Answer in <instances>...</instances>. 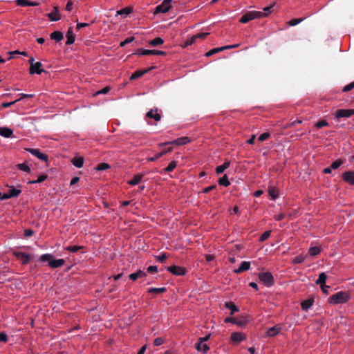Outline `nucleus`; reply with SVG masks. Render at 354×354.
Listing matches in <instances>:
<instances>
[{
    "instance_id": "nucleus-1",
    "label": "nucleus",
    "mask_w": 354,
    "mask_h": 354,
    "mask_svg": "<svg viewBox=\"0 0 354 354\" xmlns=\"http://www.w3.org/2000/svg\"><path fill=\"white\" fill-rule=\"evenodd\" d=\"M53 255L51 254H44L40 256L39 261L42 262H48V266L52 268H57L62 267L65 261L63 259H52Z\"/></svg>"
},
{
    "instance_id": "nucleus-2",
    "label": "nucleus",
    "mask_w": 354,
    "mask_h": 354,
    "mask_svg": "<svg viewBox=\"0 0 354 354\" xmlns=\"http://www.w3.org/2000/svg\"><path fill=\"white\" fill-rule=\"evenodd\" d=\"M350 298L349 294L346 292L339 291L328 299V302L331 304H342L348 301Z\"/></svg>"
},
{
    "instance_id": "nucleus-3",
    "label": "nucleus",
    "mask_w": 354,
    "mask_h": 354,
    "mask_svg": "<svg viewBox=\"0 0 354 354\" xmlns=\"http://www.w3.org/2000/svg\"><path fill=\"white\" fill-rule=\"evenodd\" d=\"M263 17V14L259 11H249L244 14L239 19L240 23L246 24L251 20Z\"/></svg>"
},
{
    "instance_id": "nucleus-4",
    "label": "nucleus",
    "mask_w": 354,
    "mask_h": 354,
    "mask_svg": "<svg viewBox=\"0 0 354 354\" xmlns=\"http://www.w3.org/2000/svg\"><path fill=\"white\" fill-rule=\"evenodd\" d=\"M259 279L267 287H270L274 283V277L270 272L259 273Z\"/></svg>"
},
{
    "instance_id": "nucleus-5",
    "label": "nucleus",
    "mask_w": 354,
    "mask_h": 354,
    "mask_svg": "<svg viewBox=\"0 0 354 354\" xmlns=\"http://www.w3.org/2000/svg\"><path fill=\"white\" fill-rule=\"evenodd\" d=\"M224 322L225 323H232L239 326H243L247 324L248 319L245 317H228L225 319Z\"/></svg>"
},
{
    "instance_id": "nucleus-6",
    "label": "nucleus",
    "mask_w": 354,
    "mask_h": 354,
    "mask_svg": "<svg viewBox=\"0 0 354 354\" xmlns=\"http://www.w3.org/2000/svg\"><path fill=\"white\" fill-rule=\"evenodd\" d=\"M171 0H164L161 4L156 7L154 14L167 12L171 8Z\"/></svg>"
},
{
    "instance_id": "nucleus-7",
    "label": "nucleus",
    "mask_w": 354,
    "mask_h": 354,
    "mask_svg": "<svg viewBox=\"0 0 354 354\" xmlns=\"http://www.w3.org/2000/svg\"><path fill=\"white\" fill-rule=\"evenodd\" d=\"M189 142H190L189 138L187 136H185V137H181V138H177L171 142H165L164 143H161V144H160V146H164L166 145H176L178 146H181V145H187Z\"/></svg>"
},
{
    "instance_id": "nucleus-8",
    "label": "nucleus",
    "mask_w": 354,
    "mask_h": 354,
    "mask_svg": "<svg viewBox=\"0 0 354 354\" xmlns=\"http://www.w3.org/2000/svg\"><path fill=\"white\" fill-rule=\"evenodd\" d=\"M138 55H165L166 53L162 50H148V49H142L140 48L138 50L136 53Z\"/></svg>"
},
{
    "instance_id": "nucleus-9",
    "label": "nucleus",
    "mask_w": 354,
    "mask_h": 354,
    "mask_svg": "<svg viewBox=\"0 0 354 354\" xmlns=\"http://www.w3.org/2000/svg\"><path fill=\"white\" fill-rule=\"evenodd\" d=\"M167 270L176 276H183L186 270L183 267L178 266H171L167 268Z\"/></svg>"
},
{
    "instance_id": "nucleus-10",
    "label": "nucleus",
    "mask_w": 354,
    "mask_h": 354,
    "mask_svg": "<svg viewBox=\"0 0 354 354\" xmlns=\"http://www.w3.org/2000/svg\"><path fill=\"white\" fill-rule=\"evenodd\" d=\"M12 254L24 265L27 264L30 261V255L28 254H26L24 252H19V251H15V252H12Z\"/></svg>"
},
{
    "instance_id": "nucleus-11",
    "label": "nucleus",
    "mask_w": 354,
    "mask_h": 354,
    "mask_svg": "<svg viewBox=\"0 0 354 354\" xmlns=\"http://www.w3.org/2000/svg\"><path fill=\"white\" fill-rule=\"evenodd\" d=\"M354 115V109H338L335 113V118H349Z\"/></svg>"
},
{
    "instance_id": "nucleus-12",
    "label": "nucleus",
    "mask_w": 354,
    "mask_h": 354,
    "mask_svg": "<svg viewBox=\"0 0 354 354\" xmlns=\"http://www.w3.org/2000/svg\"><path fill=\"white\" fill-rule=\"evenodd\" d=\"M28 151H29L31 154L36 156L37 158H39L41 160H44L47 162L48 157L47 155L41 152V151L38 149H26Z\"/></svg>"
},
{
    "instance_id": "nucleus-13",
    "label": "nucleus",
    "mask_w": 354,
    "mask_h": 354,
    "mask_svg": "<svg viewBox=\"0 0 354 354\" xmlns=\"http://www.w3.org/2000/svg\"><path fill=\"white\" fill-rule=\"evenodd\" d=\"M342 177L346 183L350 185H354V171H346L342 174Z\"/></svg>"
},
{
    "instance_id": "nucleus-14",
    "label": "nucleus",
    "mask_w": 354,
    "mask_h": 354,
    "mask_svg": "<svg viewBox=\"0 0 354 354\" xmlns=\"http://www.w3.org/2000/svg\"><path fill=\"white\" fill-rule=\"evenodd\" d=\"M21 185H17V187L13 185L8 186V193L11 198L17 197L21 193Z\"/></svg>"
},
{
    "instance_id": "nucleus-15",
    "label": "nucleus",
    "mask_w": 354,
    "mask_h": 354,
    "mask_svg": "<svg viewBox=\"0 0 354 354\" xmlns=\"http://www.w3.org/2000/svg\"><path fill=\"white\" fill-rule=\"evenodd\" d=\"M245 335L241 332H234L231 335V340L235 343H239L245 339Z\"/></svg>"
},
{
    "instance_id": "nucleus-16",
    "label": "nucleus",
    "mask_w": 354,
    "mask_h": 354,
    "mask_svg": "<svg viewBox=\"0 0 354 354\" xmlns=\"http://www.w3.org/2000/svg\"><path fill=\"white\" fill-rule=\"evenodd\" d=\"M42 67V64L41 62H35V64L32 65V66H30V74H38V75H40L43 71L44 70L41 68Z\"/></svg>"
},
{
    "instance_id": "nucleus-17",
    "label": "nucleus",
    "mask_w": 354,
    "mask_h": 354,
    "mask_svg": "<svg viewBox=\"0 0 354 354\" xmlns=\"http://www.w3.org/2000/svg\"><path fill=\"white\" fill-rule=\"evenodd\" d=\"M75 41V36L73 32V27H69L67 32H66V45H71L73 44Z\"/></svg>"
},
{
    "instance_id": "nucleus-18",
    "label": "nucleus",
    "mask_w": 354,
    "mask_h": 354,
    "mask_svg": "<svg viewBox=\"0 0 354 354\" xmlns=\"http://www.w3.org/2000/svg\"><path fill=\"white\" fill-rule=\"evenodd\" d=\"M145 176V174L142 173H138L136 174L133 178L129 180H128L127 183L130 185H136L142 180V178Z\"/></svg>"
},
{
    "instance_id": "nucleus-19",
    "label": "nucleus",
    "mask_w": 354,
    "mask_h": 354,
    "mask_svg": "<svg viewBox=\"0 0 354 354\" xmlns=\"http://www.w3.org/2000/svg\"><path fill=\"white\" fill-rule=\"evenodd\" d=\"M146 116L149 118L153 119L155 121H160L161 120V115L158 113L157 109H151L146 114Z\"/></svg>"
},
{
    "instance_id": "nucleus-20",
    "label": "nucleus",
    "mask_w": 354,
    "mask_h": 354,
    "mask_svg": "<svg viewBox=\"0 0 354 354\" xmlns=\"http://www.w3.org/2000/svg\"><path fill=\"white\" fill-rule=\"evenodd\" d=\"M281 332V327L274 326L267 330L266 335L268 337H274Z\"/></svg>"
},
{
    "instance_id": "nucleus-21",
    "label": "nucleus",
    "mask_w": 354,
    "mask_h": 354,
    "mask_svg": "<svg viewBox=\"0 0 354 354\" xmlns=\"http://www.w3.org/2000/svg\"><path fill=\"white\" fill-rule=\"evenodd\" d=\"M16 2L19 6H36L39 5L37 1H30L28 0H17Z\"/></svg>"
},
{
    "instance_id": "nucleus-22",
    "label": "nucleus",
    "mask_w": 354,
    "mask_h": 354,
    "mask_svg": "<svg viewBox=\"0 0 354 354\" xmlns=\"http://www.w3.org/2000/svg\"><path fill=\"white\" fill-rule=\"evenodd\" d=\"M250 268V263L249 261H243L241 266L234 270L235 273H241L244 271L248 270Z\"/></svg>"
},
{
    "instance_id": "nucleus-23",
    "label": "nucleus",
    "mask_w": 354,
    "mask_h": 354,
    "mask_svg": "<svg viewBox=\"0 0 354 354\" xmlns=\"http://www.w3.org/2000/svg\"><path fill=\"white\" fill-rule=\"evenodd\" d=\"M147 276V273L141 270H138L136 272L131 273L129 274V277L132 281H136L138 278H143Z\"/></svg>"
},
{
    "instance_id": "nucleus-24",
    "label": "nucleus",
    "mask_w": 354,
    "mask_h": 354,
    "mask_svg": "<svg viewBox=\"0 0 354 354\" xmlns=\"http://www.w3.org/2000/svg\"><path fill=\"white\" fill-rule=\"evenodd\" d=\"M13 134V131L8 127H0V136L4 138H10Z\"/></svg>"
},
{
    "instance_id": "nucleus-25",
    "label": "nucleus",
    "mask_w": 354,
    "mask_h": 354,
    "mask_svg": "<svg viewBox=\"0 0 354 354\" xmlns=\"http://www.w3.org/2000/svg\"><path fill=\"white\" fill-rule=\"evenodd\" d=\"M71 162L77 168H81L84 165V158L82 157H74Z\"/></svg>"
},
{
    "instance_id": "nucleus-26",
    "label": "nucleus",
    "mask_w": 354,
    "mask_h": 354,
    "mask_svg": "<svg viewBox=\"0 0 354 354\" xmlns=\"http://www.w3.org/2000/svg\"><path fill=\"white\" fill-rule=\"evenodd\" d=\"M171 151V149L169 148L167 150H165V151H161L160 153H158L155 154V156H153V157L147 158V160L148 161H156L158 159H159L160 157H162V156L166 154L167 152H170Z\"/></svg>"
},
{
    "instance_id": "nucleus-27",
    "label": "nucleus",
    "mask_w": 354,
    "mask_h": 354,
    "mask_svg": "<svg viewBox=\"0 0 354 354\" xmlns=\"http://www.w3.org/2000/svg\"><path fill=\"white\" fill-rule=\"evenodd\" d=\"M50 39L59 42L63 39V34L59 31H55L50 35Z\"/></svg>"
},
{
    "instance_id": "nucleus-28",
    "label": "nucleus",
    "mask_w": 354,
    "mask_h": 354,
    "mask_svg": "<svg viewBox=\"0 0 354 354\" xmlns=\"http://www.w3.org/2000/svg\"><path fill=\"white\" fill-rule=\"evenodd\" d=\"M268 193L272 200H274L279 196V190L276 187H270L268 188Z\"/></svg>"
},
{
    "instance_id": "nucleus-29",
    "label": "nucleus",
    "mask_w": 354,
    "mask_h": 354,
    "mask_svg": "<svg viewBox=\"0 0 354 354\" xmlns=\"http://www.w3.org/2000/svg\"><path fill=\"white\" fill-rule=\"evenodd\" d=\"M225 306L227 308H229L231 310V315H233L234 313L239 311V308L236 307V306L232 301L230 302H225Z\"/></svg>"
},
{
    "instance_id": "nucleus-30",
    "label": "nucleus",
    "mask_w": 354,
    "mask_h": 354,
    "mask_svg": "<svg viewBox=\"0 0 354 354\" xmlns=\"http://www.w3.org/2000/svg\"><path fill=\"white\" fill-rule=\"evenodd\" d=\"M48 17L53 21H57L60 19L59 13L57 10H55L54 12L48 13Z\"/></svg>"
},
{
    "instance_id": "nucleus-31",
    "label": "nucleus",
    "mask_w": 354,
    "mask_h": 354,
    "mask_svg": "<svg viewBox=\"0 0 354 354\" xmlns=\"http://www.w3.org/2000/svg\"><path fill=\"white\" fill-rule=\"evenodd\" d=\"M196 348L197 351H203V353H206L209 348V346L206 344L202 343V342H198L196 344Z\"/></svg>"
},
{
    "instance_id": "nucleus-32",
    "label": "nucleus",
    "mask_w": 354,
    "mask_h": 354,
    "mask_svg": "<svg viewBox=\"0 0 354 354\" xmlns=\"http://www.w3.org/2000/svg\"><path fill=\"white\" fill-rule=\"evenodd\" d=\"M230 162H225L223 165L218 166L216 168V171L217 174H221L223 173L226 169H227L230 167Z\"/></svg>"
},
{
    "instance_id": "nucleus-33",
    "label": "nucleus",
    "mask_w": 354,
    "mask_h": 354,
    "mask_svg": "<svg viewBox=\"0 0 354 354\" xmlns=\"http://www.w3.org/2000/svg\"><path fill=\"white\" fill-rule=\"evenodd\" d=\"M17 168L22 171H24V172H30V168L29 167V165L27 164V163H19V164H17Z\"/></svg>"
},
{
    "instance_id": "nucleus-34",
    "label": "nucleus",
    "mask_w": 354,
    "mask_h": 354,
    "mask_svg": "<svg viewBox=\"0 0 354 354\" xmlns=\"http://www.w3.org/2000/svg\"><path fill=\"white\" fill-rule=\"evenodd\" d=\"M327 279V276L324 272H322L319 274L318 279L316 280V284L323 285L326 283V281Z\"/></svg>"
},
{
    "instance_id": "nucleus-35",
    "label": "nucleus",
    "mask_w": 354,
    "mask_h": 354,
    "mask_svg": "<svg viewBox=\"0 0 354 354\" xmlns=\"http://www.w3.org/2000/svg\"><path fill=\"white\" fill-rule=\"evenodd\" d=\"M163 43L164 40L160 37H156L155 39L149 41V44L153 46L162 45Z\"/></svg>"
},
{
    "instance_id": "nucleus-36",
    "label": "nucleus",
    "mask_w": 354,
    "mask_h": 354,
    "mask_svg": "<svg viewBox=\"0 0 354 354\" xmlns=\"http://www.w3.org/2000/svg\"><path fill=\"white\" fill-rule=\"evenodd\" d=\"M166 291V288L165 287L162 288H151L148 289V292L154 293V294H160L163 293Z\"/></svg>"
},
{
    "instance_id": "nucleus-37",
    "label": "nucleus",
    "mask_w": 354,
    "mask_h": 354,
    "mask_svg": "<svg viewBox=\"0 0 354 354\" xmlns=\"http://www.w3.org/2000/svg\"><path fill=\"white\" fill-rule=\"evenodd\" d=\"M312 306L313 301L311 300H305L301 304V308L304 310H308Z\"/></svg>"
},
{
    "instance_id": "nucleus-38",
    "label": "nucleus",
    "mask_w": 354,
    "mask_h": 354,
    "mask_svg": "<svg viewBox=\"0 0 354 354\" xmlns=\"http://www.w3.org/2000/svg\"><path fill=\"white\" fill-rule=\"evenodd\" d=\"M147 73V71H137L134 72L130 77V80H136L138 77H142L144 74Z\"/></svg>"
},
{
    "instance_id": "nucleus-39",
    "label": "nucleus",
    "mask_w": 354,
    "mask_h": 354,
    "mask_svg": "<svg viewBox=\"0 0 354 354\" xmlns=\"http://www.w3.org/2000/svg\"><path fill=\"white\" fill-rule=\"evenodd\" d=\"M306 256L304 254L298 255L292 259V262L295 264L301 263L306 260Z\"/></svg>"
},
{
    "instance_id": "nucleus-40",
    "label": "nucleus",
    "mask_w": 354,
    "mask_h": 354,
    "mask_svg": "<svg viewBox=\"0 0 354 354\" xmlns=\"http://www.w3.org/2000/svg\"><path fill=\"white\" fill-rule=\"evenodd\" d=\"M218 183L221 185H223V186H225V187H227L228 185H230V182L228 180L227 177L225 175L224 176H223L222 178H221L219 179Z\"/></svg>"
},
{
    "instance_id": "nucleus-41",
    "label": "nucleus",
    "mask_w": 354,
    "mask_h": 354,
    "mask_svg": "<svg viewBox=\"0 0 354 354\" xmlns=\"http://www.w3.org/2000/svg\"><path fill=\"white\" fill-rule=\"evenodd\" d=\"M177 166V162L175 160L171 161L168 166L165 169L166 172L172 171Z\"/></svg>"
},
{
    "instance_id": "nucleus-42",
    "label": "nucleus",
    "mask_w": 354,
    "mask_h": 354,
    "mask_svg": "<svg viewBox=\"0 0 354 354\" xmlns=\"http://www.w3.org/2000/svg\"><path fill=\"white\" fill-rule=\"evenodd\" d=\"M82 248L83 246L81 245H69L66 248V250L71 252H76Z\"/></svg>"
},
{
    "instance_id": "nucleus-43",
    "label": "nucleus",
    "mask_w": 354,
    "mask_h": 354,
    "mask_svg": "<svg viewBox=\"0 0 354 354\" xmlns=\"http://www.w3.org/2000/svg\"><path fill=\"white\" fill-rule=\"evenodd\" d=\"M309 254L311 256H316L320 253V249L318 247H311L309 248Z\"/></svg>"
},
{
    "instance_id": "nucleus-44",
    "label": "nucleus",
    "mask_w": 354,
    "mask_h": 354,
    "mask_svg": "<svg viewBox=\"0 0 354 354\" xmlns=\"http://www.w3.org/2000/svg\"><path fill=\"white\" fill-rule=\"evenodd\" d=\"M47 178L46 175H41L37 180H30L28 182L30 184L40 183L44 182Z\"/></svg>"
},
{
    "instance_id": "nucleus-45",
    "label": "nucleus",
    "mask_w": 354,
    "mask_h": 354,
    "mask_svg": "<svg viewBox=\"0 0 354 354\" xmlns=\"http://www.w3.org/2000/svg\"><path fill=\"white\" fill-rule=\"evenodd\" d=\"M9 54H10V57L8 58V59H10L14 57V55L15 53H17L19 55H21L24 56H28V53L25 51H18V50H14V51H10L8 52Z\"/></svg>"
},
{
    "instance_id": "nucleus-46",
    "label": "nucleus",
    "mask_w": 354,
    "mask_h": 354,
    "mask_svg": "<svg viewBox=\"0 0 354 354\" xmlns=\"http://www.w3.org/2000/svg\"><path fill=\"white\" fill-rule=\"evenodd\" d=\"M343 164V161L341 160H336L333 162L330 165V167L332 169H338Z\"/></svg>"
},
{
    "instance_id": "nucleus-47",
    "label": "nucleus",
    "mask_w": 354,
    "mask_h": 354,
    "mask_svg": "<svg viewBox=\"0 0 354 354\" xmlns=\"http://www.w3.org/2000/svg\"><path fill=\"white\" fill-rule=\"evenodd\" d=\"M109 167H110V166L108 163L103 162V163L99 164L97 166L96 169L97 171H102V170H106V169H109Z\"/></svg>"
},
{
    "instance_id": "nucleus-48",
    "label": "nucleus",
    "mask_w": 354,
    "mask_h": 354,
    "mask_svg": "<svg viewBox=\"0 0 354 354\" xmlns=\"http://www.w3.org/2000/svg\"><path fill=\"white\" fill-rule=\"evenodd\" d=\"M110 91H111V88L109 86H106V87L103 88L102 89L99 90L97 92H95L94 95H100V94H106Z\"/></svg>"
},
{
    "instance_id": "nucleus-49",
    "label": "nucleus",
    "mask_w": 354,
    "mask_h": 354,
    "mask_svg": "<svg viewBox=\"0 0 354 354\" xmlns=\"http://www.w3.org/2000/svg\"><path fill=\"white\" fill-rule=\"evenodd\" d=\"M270 137V133L269 132H265V133H261L259 136L258 140L261 142H263V141L267 140L268 138H269Z\"/></svg>"
},
{
    "instance_id": "nucleus-50",
    "label": "nucleus",
    "mask_w": 354,
    "mask_h": 354,
    "mask_svg": "<svg viewBox=\"0 0 354 354\" xmlns=\"http://www.w3.org/2000/svg\"><path fill=\"white\" fill-rule=\"evenodd\" d=\"M196 41V38L194 35L192 36L191 37L188 38L185 44L184 47H187L188 46H190L193 44H194Z\"/></svg>"
},
{
    "instance_id": "nucleus-51",
    "label": "nucleus",
    "mask_w": 354,
    "mask_h": 354,
    "mask_svg": "<svg viewBox=\"0 0 354 354\" xmlns=\"http://www.w3.org/2000/svg\"><path fill=\"white\" fill-rule=\"evenodd\" d=\"M131 12V10L129 8H125L117 11V15H124L127 16Z\"/></svg>"
},
{
    "instance_id": "nucleus-52",
    "label": "nucleus",
    "mask_w": 354,
    "mask_h": 354,
    "mask_svg": "<svg viewBox=\"0 0 354 354\" xmlns=\"http://www.w3.org/2000/svg\"><path fill=\"white\" fill-rule=\"evenodd\" d=\"M220 51H222V48H212L210 50H209L208 52L206 53L205 55L207 57H209L218 52H220Z\"/></svg>"
},
{
    "instance_id": "nucleus-53",
    "label": "nucleus",
    "mask_w": 354,
    "mask_h": 354,
    "mask_svg": "<svg viewBox=\"0 0 354 354\" xmlns=\"http://www.w3.org/2000/svg\"><path fill=\"white\" fill-rule=\"evenodd\" d=\"M134 39H135V38L133 37H128L126 39H124V41L120 42V46L124 47L126 44H128L132 42L133 41H134Z\"/></svg>"
},
{
    "instance_id": "nucleus-54",
    "label": "nucleus",
    "mask_w": 354,
    "mask_h": 354,
    "mask_svg": "<svg viewBox=\"0 0 354 354\" xmlns=\"http://www.w3.org/2000/svg\"><path fill=\"white\" fill-rule=\"evenodd\" d=\"M303 20H304V19H302V18L293 19L290 20L288 24L290 26H296V25L299 24V23H301Z\"/></svg>"
},
{
    "instance_id": "nucleus-55",
    "label": "nucleus",
    "mask_w": 354,
    "mask_h": 354,
    "mask_svg": "<svg viewBox=\"0 0 354 354\" xmlns=\"http://www.w3.org/2000/svg\"><path fill=\"white\" fill-rule=\"evenodd\" d=\"M354 88V81L351 82L350 84L344 86L342 88L343 92H348L352 90Z\"/></svg>"
},
{
    "instance_id": "nucleus-56",
    "label": "nucleus",
    "mask_w": 354,
    "mask_h": 354,
    "mask_svg": "<svg viewBox=\"0 0 354 354\" xmlns=\"http://www.w3.org/2000/svg\"><path fill=\"white\" fill-rule=\"evenodd\" d=\"M327 126H328V123L326 120H322V121L317 122L315 124V127L317 129H321L324 127H327Z\"/></svg>"
},
{
    "instance_id": "nucleus-57",
    "label": "nucleus",
    "mask_w": 354,
    "mask_h": 354,
    "mask_svg": "<svg viewBox=\"0 0 354 354\" xmlns=\"http://www.w3.org/2000/svg\"><path fill=\"white\" fill-rule=\"evenodd\" d=\"M165 342V339L162 337H157L153 340L154 346H160Z\"/></svg>"
},
{
    "instance_id": "nucleus-58",
    "label": "nucleus",
    "mask_w": 354,
    "mask_h": 354,
    "mask_svg": "<svg viewBox=\"0 0 354 354\" xmlns=\"http://www.w3.org/2000/svg\"><path fill=\"white\" fill-rule=\"evenodd\" d=\"M270 235V231L264 232L260 236L259 240L261 241H266Z\"/></svg>"
},
{
    "instance_id": "nucleus-59",
    "label": "nucleus",
    "mask_w": 354,
    "mask_h": 354,
    "mask_svg": "<svg viewBox=\"0 0 354 354\" xmlns=\"http://www.w3.org/2000/svg\"><path fill=\"white\" fill-rule=\"evenodd\" d=\"M19 100H20V99H17L10 102H3V103H2V106L3 108H8V107L11 106L12 105L15 104L16 102H19Z\"/></svg>"
},
{
    "instance_id": "nucleus-60",
    "label": "nucleus",
    "mask_w": 354,
    "mask_h": 354,
    "mask_svg": "<svg viewBox=\"0 0 354 354\" xmlns=\"http://www.w3.org/2000/svg\"><path fill=\"white\" fill-rule=\"evenodd\" d=\"M272 7H273L272 6L265 7L263 8V12H262L263 17L268 16L271 12V9L272 8Z\"/></svg>"
},
{
    "instance_id": "nucleus-61",
    "label": "nucleus",
    "mask_w": 354,
    "mask_h": 354,
    "mask_svg": "<svg viewBox=\"0 0 354 354\" xmlns=\"http://www.w3.org/2000/svg\"><path fill=\"white\" fill-rule=\"evenodd\" d=\"M209 35V32H200L196 35H194L195 37L197 39H204Z\"/></svg>"
},
{
    "instance_id": "nucleus-62",
    "label": "nucleus",
    "mask_w": 354,
    "mask_h": 354,
    "mask_svg": "<svg viewBox=\"0 0 354 354\" xmlns=\"http://www.w3.org/2000/svg\"><path fill=\"white\" fill-rule=\"evenodd\" d=\"M8 341V336L5 333H0V342H6Z\"/></svg>"
},
{
    "instance_id": "nucleus-63",
    "label": "nucleus",
    "mask_w": 354,
    "mask_h": 354,
    "mask_svg": "<svg viewBox=\"0 0 354 354\" xmlns=\"http://www.w3.org/2000/svg\"><path fill=\"white\" fill-rule=\"evenodd\" d=\"M156 259L157 261L160 262H164L167 259L165 254H162L161 255L156 256Z\"/></svg>"
},
{
    "instance_id": "nucleus-64",
    "label": "nucleus",
    "mask_w": 354,
    "mask_h": 354,
    "mask_svg": "<svg viewBox=\"0 0 354 354\" xmlns=\"http://www.w3.org/2000/svg\"><path fill=\"white\" fill-rule=\"evenodd\" d=\"M147 272H158V267L156 266H150L147 268Z\"/></svg>"
}]
</instances>
